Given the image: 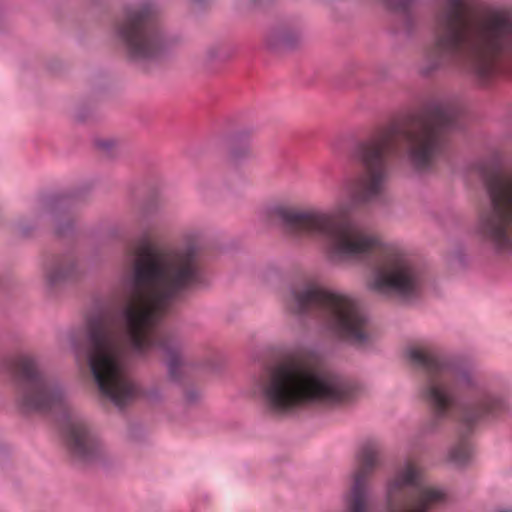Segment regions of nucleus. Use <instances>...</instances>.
Returning <instances> with one entry per match:
<instances>
[{
	"instance_id": "obj_1",
	"label": "nucleus",
	"mask_w": 512,
	"mask_h": 512,
	"mask_svg": "<svg viewBox=\"0 0 512 512\" xmlns=\"http://www.w3.org/2000/svg\"><path fill=\"white\" fill-rule=\"evenodd\" d=\"M465 115V107L457 98L430 99L423 104L415 128L393 122L357 142L349 158L359 171L345 183L350 199L339 206L341 216L357 206L389 203L390 157L396 153L398 141L404 145L407 163L417 172L430 171L437 161L450 162L452 134L464 128ZM270 214L293 241L311 239L320 243L330 262L366 265L370 271L366 288L374 294L411 302L419 299L430 283L426 263L388 249L378 238L356 230L349 220L334 212L280 204L273 206Z\"/></svg>"
},
{
	"instance_id": "obj_2",
	"label": "nucleus",
	"mask_w": 512,
	"mask_h": 512,
	"mask_svg": "<svg viewBox=\"0 0 512 512\" xmlns=\"http://www.w3.org/2000/svg\"><path fill=\"white\" fill-rule=\"evenodd\" d=\"M126 261L125 294L105 312L88 318L87 347L76 352L101 395L119 409L136 397L153 404L163 399L157 386L143 389L130 380L126 352L145 358L154 349L161 351L170 380L182 381V341L176 331L159 326L176 303L211 282L203 252L194 243L160 251L145 232L126 247Z\"/></svg>"
},
{
	"instance_id": "obj_3",
	"label": "nucleus",
	"mask_w": 512,
	"mask_h": 512,
	"mask_svg": "<svg viewBox=\"0 0 512 512\" xmlns=\"http://www.w3.org/2000/svg\"><path fill=\"white\" fill-rule=\"evenodd\" d=\"M404 357L431 409L422 434L438 432L455 415L458 439L449 449L448 460L459 467L467 465L473 454L470 436L476 427L512 417L508 382L501 376L485 377L472 361L432 344L409 346Z\"/></svg>"
},
{
	"instance_id": "obj_4",
	"label": "nucleus",
	"mask_w": 512,
	"mask_h": 512,
	"mask_svg": "<svg viewBox=\"0 0 512 512\" xmlns=\"http://www.w3.org/2000/svg\"><path fill=\"white\" fill-rule=\"evenodd\" d=\"M251 394L263 409L292 416L315 408H339L355 401L353 380L320 367L318 351L302 343L280 346L251 379Z\"/></svg>"
},
{
	"instance_id": "obj_5",
	"label": "nucleus",
	"mask_w": 512,
	"mask_h": 512,
	"mask_svg": "<svg viewBox=\"0 0 512 512\" xmlns=\"http://www.w3.org/2000/svg\"><path fill=\"white\" fill-rule=\"evenodd\" d=\"M465 0H438L435 42L420 67L431 76L448 66H470L480 85H488L506 63L512 67V13L494 11L481 22L468 17Z\"/></svg>"
},
{
	"instance_id": "obj_6",
	"label": "nucleus",
	"mask_w": 512,
	"mask_h": 512,
	"mask_svg": "<svg viewBox=\"0 0 512 512\" xmlns=\"http://www.w3.org/2000/svg\"><path fill=\"white\" fill-rule=\"evenodd\" d=\"M0 371L11 375L15 403L21 413L62 412L59 428L74 461L105 464L106 452L99 437L83 417L70 410L65 388L46 372L36 356L22 353L2 357Z\"/></svg>"
},
{
	"instance_id": "obj_7",
	"label": "nucleus",
	"mask_w": 512,
	"mask_h": 512,
	"mask_svg": "<svg viewBox=\"0 0 512 512\" xmlns=\"http://www.w3.org/2000/svg\"><path fill=\"white\" fill-rule=\"evenodd\" d=\"M283 301L291 314L316 320L339 340L355 346L372 341L368 314L348 294L327 290L314 279L301 278L289 284Z\"/></svg>"
},
{
	"instance_id": "obj_8",
	"label": "nucleus",
	"mask_w": 512,
	"mask_h": 512,
	"mask_svg": "<svg viewBox=\"0 0 512 512\" xmlns=\"http://www.w3.org/2000/svg\"><path fill=\"white\" fill-rule=\"evenodd\" d=\"M111 44L131 63L166 60L179 38L165 26L159 0H129L110 15L106 25Z\"/></svg>"
},
{
	"instance_id": "obj_9",
	"label": "nucleus",
	"mask_w": 512,
	"mask_h": 512,
	"mask_svg": "<svg viewBox=\"0 0 512 512\" xmlns=\"http://www.w3.org/2000/svg\"><path fill=\"white\" fill-rule=\"evenodd\" d=\"M484 197L473 227L476 237L497 253H512V171L504 172L498 156L476 162Z\"/></svg>"
},
{
	"instance_id": "obj_10",
	"label": "nucleus",
	"mask_w": 512,
	"mask_h": 512,
	"mask_svg": "<svg viewBox=\"0 0 512 512\" xmlns=\"http://www.w3.org/2000/svg\"><path fill=\"white\" fill-rule=\"evenodd\" d=\"M447 493L427 481L423 469L406 460L385 483L384 512H439Z\"/></svg>"
},
{
	"instance_id": "obj_11",
	"label": "nucleus",
	"mask_w": 512,
	"mask_h": 512,
	"mask_svg": "<svg viewBox=\"0 0 512 512\" xmlns=\"http://www.w3.org/2000/svg\"><path fill=\"white\" fill-rule=\"evenodd\" d=\"M379 448L367 443L356 456L349 484L342 494V512H370L373 498V477L381 465Z\"/></svg>"
},
{
	"instance_id": "obj_12",
	"label": "nucleus",
	"mask_w": 512,
	"mask_h": 512,
	"mask_svg": "<svg viewBox=\"0 0 512 512\" xmlns=\"http://www.w3.org/2000/svg\"><path fill=\"white\" fill-rule=\"evenodd\" d=\"M84 190H74L65 194L49 196L41 201L29 218H21L15 223L16 233L28 238L37 228L38 222L49 216L55 224V233L59 237L71 235L75 230V218L72 215L74 207L85 199Z\"/></svg>"
},
{
	"instance_id": "obj_13",
	"label": "nucleus",
	"mask_w": 512,
	"mask_h": 512,
	"mask_svg": "<svg viewBox=\"0 0 512 512\" xmlns=\"http://www.w3.org/2000/svg\"><path fill=\"white\" fill-rule=\"evenodd\" d=\"M42 270L45 287L51 294L77 283L84 275L79 258L73 251L46 257L42 264Z\"/></svg>"
},
{
	"instance_id": "obj_14",
	"label": "nucleus",
	"mask_w": 512,
	"mask_h": 512,
	"mask_svg": "<svg viewBox=\"0 0 512 512\" xmlns=\"http://www.w3.org/2000/svg\"><path fill=\"white\" fill-rule=\"evenodd\" d=\"M300 39V30L289 22H281L271 27L265 35V44L270 50L289 49Z\"/></svg>"
},
{
	"instance_id": "obj_15",
	"label": "nucleus",
	"mask_w": 512,
	"mask_h": 512,
	"mask_svg": "<svg viewBox=\"0 0 512 512\" xmlns=\"http://www.w3.org/2000/svg\"><path fill=\"white\" fill-rule=\"evenodd\" d=\"M386 7L395 14L394 33L410 36L415 27L411 6L415 0H382Z\"/></svg>"
},
{
	"instance_id": "obj_16",
	"label": "nucleus",
	"mask_w": 512,
	"mask_h": 512,
	"mask_svg": "<svg viewBox=\"0 0 512 512\" xmlns=\"http://www.w3.org/2000/svg\"><path fill=\"white\" fill-rule=\"evenodd\" d=\"M251 129H240L233 133L229 139L230 141V155L236 160L240 161L251 156Z\"/></svg>"
},
{
	"instance_id": "obj_17",
	"label": "nucleus",
	"mask_w": 512,
	"mask_h": 512,
	"mask_svg": "<svg viewBox=\"0 0 512 512\" xmlns=\"http://www.w3.org/2000/svg\"><path fill=\"white\" fill-rule=\"evenodd\" d=\"M228 56V53L223 51L220 44H212L204 52V62L211 64L215 61H224Z\"/></svg>"
},
{
	"instance_id": "obj_18",
	"label": "nucleus",
	"mask_w": 512,
	"mask_h": 512,
	"mask_svg": "<svg viewBox=\"0 0 512 512\" xmlns=\"http://www.w3.org/2000/svg\"><path fill=\"white\" fill-rule=\"evenodd\" d=\"M200 398V392L194 388H189L184 392V399L188 404H196Z\"/></svg>"
},
{
	"instance_id": "obj_19",
	"label": "nucleus",
	"mask_w": 512,
	"mask_h": 512,
	"mask_svg": "<svg viewBox=\"0 0 512 512\" xmlns=\"http://www.w3.org/2000/svg\"><path fill=\"white\" fill-rule=\"evenodd\" d=\"M115 141L112 139H102L96 142V146L106 152H111L115 147Z\"/></svg>"
},
{
	"instance_id": "obj_20",
	"label": "nucleus",
	"mask_w": 512,
	"mask_h": 512,
	"mask_svg": "<svg viewBox=\"0 0 512 512\" xmlns=\"http://www.w3.org/2000/svg\"><path fill=\"white\" fill-rule=\"evenodd\" d=\"M110 0H90V2L95 6H101L107 4Z\"/></svg>"
},
{
	"instance_id": "obj_21",
	"label": "nucleus",
	"mask_w": 512,
	"mask_h": 512,
	"mask_svg": "<svg viewBox=\"0 0 512 512\" xmlns=\"http://www.w3.org/2000/svg\"><path fill=\"white\" fill-rule=\"evenodd\" d=\"M76 118L79 120V121H85L88 117L82 113V109H80L78 112H77V115H76Z\"/></svg>"
},
{
	"instance_id": "obj_22",
	"label": "nucleus",
	"mask_w": 512,
	"mask_h": 512,
	"mask_svg": "<svg viewBox=\"0 0 512 512\" xmlns=\"http://www.w3.org/2000/svg\"><path fill=\"white\" fill-rule=\"evenodd\" d=\"M195 4L202 6L206 3V0H192Z\"/></svg>"
},
{
	"instance_id": "obj_23",
	"label": "nucleus",
	"mask_w": 512,
	"mask_h": 512,
	"mask_svg": "<svg viewBox=\"0 0 512 512\" xmlns=\"http://www.w3.org/2000/svg\"><path fill=\"white\" fill-rule=\"evenodd\" d=\"M495 512H512V508L497 509Z\"/></svg>"
},
{
	"instance_id": "obj_24",
	"label": "nucleus",
	"mask_w": 512,
	"mask_h": 512,
	"mask_svg": "<svg viewBox=\"0 0 512 512\" xmlns=\"http://www.w3.org/2000/svg\"><path fill=\"white\" fill-rule=\"evenodd\" d=\"M149 212H150V206H149V205H147V206H145V207L143 208V214H147V213H149Z\"/></svg>"
},
{
	"instance_id": "obj_25",
	"label": "nucleus",
	"mask_w": 512,
	"mask_h": 512,
	"mask_svg": "<svg viewBox=\"0 0 512 512\" xmlns=\"http://www.w3.org/2000/svg\"><path fill=\"white\" fill-rule=\"evenodd\" d=\"M4 451H5L4 447L0 444V452H4Z\"/></svg>"
}]
</instances>
